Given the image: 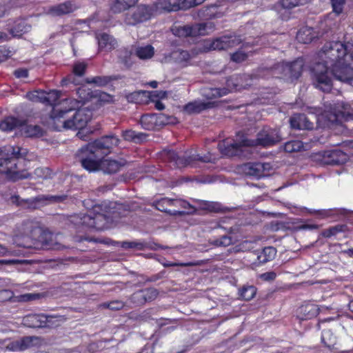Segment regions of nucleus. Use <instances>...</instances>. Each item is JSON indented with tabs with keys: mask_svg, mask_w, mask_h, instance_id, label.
<instances>
[{
	"mask_svg": "<svg viewBox=\"0 0 353 353\" xmlns=\"http://www.w3.org/2000/svg\"><path fill=\"white\" fill-rule=\"evenodd\" d=\"M152 9L146 5H139L132 13L125 16V21L128 25L135 26L150 19Z\"/></svg>",
	"mask_w": 353,
	"mask_h": 353,
	"instance_id": "2eb2a0df",
	"label": "nucleus"
},
{
	"mask_svg": "<svg viewBox=\"0 0 353 353\" xmlns=\"http://www.w3.org/2000/svg\"><path fill=\"white\" fill-rule=\"evenodd\" d=\"M135 54L140 59H149L154 54V49L151 45L138 47L136 49Z\"/></svg>",
	"mask_w": 353,
	"mask_h": 353,
	"instance_id": "a19ab883",
	"label": "nucleus"
},
{
	"mask_svg": "<svg viewBox=\"0 0 353 353\" xmlns=\"http://www.w3.org/2000/svg\"><path fill=\"white\" fill-rule=\"evenodd\" d=\"M332 7V10L336 14H340L343 12L345 0H330Z\"/></svg>",
	"mask_w": 353,
	"mask_h": 353,
	"instance_id": "864d4df0",
	"label": "nucleus"
},
{
	"mask_svg": "<svg viewBox=\"0 0 353 353\" xmlns=\"http://www.w3.org/2000/svg\"><path fill=\"white\" fill-rule=\"evenodd\" d=\"M176 118L163 113L144 114L140 119L139 123L141 128L145 130H159L163 126L175 123Z\"/></svg>",
	"mask_w": 353,
	"mask_h": 353,
	"instance_id": "9b49d317",
	"label": "nucleus"
},
{
	"mask_svg": "<svg viewBox=\"0 0 353 353\" xmlns=\"http://www.w3.org/2000/svg\"><path fill=\"white\" fill-rule=\"evenodd\" d=\"M242 170L246 175L259 178L263 175V166L260 163L248 162L242 165Z\"/></svg>",
	"mask_w": 353,
	"mask_h": 353,
	"instance_id": "393cba45",
	"label": "nucleus"
},
{
	"mask_svg": "<svg viewBox=\"0 0 353 353\" xmlns=\"http://www.w3.org/2000/svg\"><path fill=\"white\" fill-rule=\"evenodd\" d=\"M291 127L296 130H312L314 128L312 122L310 121L304 114H297L290 119Z\"/></svg>",
	"mask_w": 353,
	"mask_h": 353,
	"instance_id": "412c9836",
	"label": "nucleus"
},
{
	"mask_svg": "<svg viewBox=\"0 0 353 353\" xmlns=\"http://www.w3.org/2000/svg\"><path fill=\"white\" fill-rule=\"evenodd\" d=\"M350 114H346L345 112L341 110L330 111L327 115V120L332 123L336 125H341L343 121H347Z\"/></svg>",
	"mask_w": 353,
	"mask_h": 353,
	"instance_id": "e433bc0d",
	"label": "nucleus"
},
{
	"mask_svg": "<svg viewBox=\"0 0 353 353\" xmlns=\"http://www.w3.org/2000/svg\"><path fill=\"white\" fill-rule=\"evenodd\" d=\"M276 254V248L269 246L264 248L262 250L257 252L256 259L254 262L256 265L264 264L268 261H272Z\"/></svg>",
	"mask_w": 353,
	"mask_h": 353,
	"instance_id": "5701e85b",
	"label": "nucleus"
},
{
	"mask_svg": "<svg viewBox=\"0 0 353 353\" xmlns=\"http://www.w3.org/2000/svg\"><path fill=\"white\" fill-rule=\"evenodd\" d=\"M119 139L113 134L103 136L82 146L76 153V159L90 172L101 170L105 174H115L126 165L124 159H104L117 146Z\"/></svg>",
	"mask_w": 353,
	"mask_h": 353,
	"instance_id": "f03ea898",
	"label": "nucleus"
},
{
	"mask_svg": "<svg viewBox=\"0 0 353 353\" xmlns=\"http://www.w3.org/2000/svg\"><path fill=\"white\" fill-rule=\"evenodd\" d=\"M281 141V136L279 129L265 126L257 133L256 139L248 138L243 141V144L249 147L269 148Z\"/></svg>",
	"mask_w": 353,
	"mask_h": 353,
	"instance_id": "6e6552de",
	"label": "nucleus"
},
{
	"mask_svg": "<svg viewBox=\"0 0 353 353\" xmlns=\"http://www.w3.org/2000/svg\"><path fill=\"white\" fill-rule=\"evenodd\" d=\"M124 305L121 301H112L110 303H103L100 305V307L109 308L112 310H119L123 307Z\"/></svg>",
	"mask_w": 353,
	"mask_h": 353,
	"instance_id": "13d9d810",
	"label": "nucleus"
},
{
	"mask_svg": "<svg viewBox=\"0 0 353 353\" xmlns=\"http://www.w3.org/2000/svg\"><path fill=\"white\" fill-rule=\"evenodd\" d=\"M316 38L317 34L314 29L307 26L300 28L296 37L298 42L304 44L310 43Z\"/></svg>",
	"mask_w": 353,
	"mask_h": 353,
	"instance_id": "b1692460",
	"label": "nucleus"
},
{
	"mask_svg": "<svg viewBox=\"0 0 353 353\" xmlns=\"http://www.w3.org/2000/svg\"><path fill=\"white\" fill-rule=\"evenodd\" d=\"M96 39L100 51L110 52L116 48L117 44L113 36L105 32L96 34Z\"/></svg>",
	"mask_w": 353,
	"mask_h": 353,
	"instance_id": "a211bd4d",
	"label": "nucleus"
},
{
	"mask_svg": "<svg viewBox=\"0 0 353 353\" xmlns=\"http://www.w3.org/2000/svg\"><path fill=\"white\" fill-rule=\"evenodd\" d=\"M305 62L303 58H298L292 62H282L275 64L273 67L266 69L268 74L274 77L280 72L285 77L291 79H297L302 74Z\"/></svg>",
	"mask_w": 353,
	"mask_h": 353,
	"instance_id": "9d476101",
	"label": "nucleus"
},
{
	"mask_svg": "<svg viewBox=\"0 0 353 353\" xmlns=\"http://www.w3.org/2000/svg\"><path fill=\"white\" fill-rule=\"evenodd\" d=\"M248 58V55L243 51L238 50L231 54L230 59L235 63H242Z\"/></svg>",
	"mask_w": 353,
	"mask_h": 353,
	"instance_id": "6e6d98bb",
	"label": "nucleus"
},
{
	"mask_svg": "<svg viewBox=\"0 0 353 353\" xmlns=\"http://www.w3.org/2000/svg\"><path fill=\"white\" fill-rule=\"evenodd\" d=\"M172 33L179 37H194L193 25L174 26L172 28Z\"/></svg>",
	"mask_w": 353,
	"mask_h": 353,
	"instance_id": "58836bf2",
	"label": "nucleus"
},
{
	"mask_svg": "<svg viewBox=\"0 0 353 353\" xmlns=\"http://www.w3.org/2000/svg\"><path fill=\"white\" fill-rule=\"evenodd\" d=\"M347 230V226L345 224H338L323 230L321 235L324 238H330L339 233L345 232Z\"/></svg>",
	"mask_w": 353,
	"mask_h": 353,
	"instance_id": "ea45409f",
	"label": "nucleus"
},
{
	"mask_svg": "<svg viewBox=\"0 0 353 353\" xmlns=\"http://www.w3.org/2000/svg\"><path fill=\"white\" fill-rule=\"evenodd\" d=\"M72 119L63 121V126L65 129L79 130L77 136L83 140L87 141L85 132L87 130L85 126L91 119V112L89 110L77 108Z\"/></svg>",
	"mask_w": 353,
	"mask_h": 353,
	"instance_id": "1a4fd4ad",
	"label": "nucleus"
},
{
	"mask_svg": "<svg viewBox=\"0 0 353 353\" xmlns=\"http://www.w3.org/2000/svg\"><path fill=\"white\" fill-rule=\"evenodd\" d=\"M46 296V293H29L21 295L20 301H29L32 300L39 299Z\"/></svg>",
	"mask_w": 353,
	"mask_h": 353,
	"instance_id": "4d7b16f0",
	"label": "nucleus"
},
{
	"mask_svg": "<svg viewBox=\"0 0 353 353\" xmlns=\"http://www.w3.org/2000/svg\"><path fill=\"white\" fill-rule=\"evenodd\" d=\"M185 0H159L156 7L165 12H176L180 10H185Z\"/></svg>",
	"mask_w": 353,
	"mask_h": 353,
	"instance_id": "aec40b11",
	"label": "nucleus"
},
{
	"mask_svg": "<svg viewBox=\"0 0 353 353\" xmlns=\"http://www.w3.org/2000/svg\"><path fill=\"white\" fill-rule=\"evenodd\" d=\"M256 293V288H239V295L245 301H250L254 298Z\"/></svg>",
	"mask_w": 353,
	"mask_h": 353,
	"instance_id": "de8ad7c7",
	"label": "nucleus"
},
{
	"mask_svg": "<svg viewBox=\"0 0 353 353\" xmlns=\"http://www.w3.org/2000/svg\"><path fill=\"white\" fill-rule=\"evenodd\" d=\"M215 26L212 22L205 21L193 25L194 36L207 35L214 30Z\"/></svg>",
	"mask_w": 353,
	"mask_h": 353,
	"instance_id": "f704fd0d",
	"label": "nucleus"
},
{
	"mask_svg": "<svg viewBox=\"0 0 353 353\" xmlns=\"http://www.w3.org/2000/svg\"><path fill=\"white\" fill-rule=\"evenodd\" d=\"M68 199L67 194H39L35 197L25 199L23 208L34 210L50 203H61Z\"/></svg>",
	"mask_w": 353,
	"mask_h": 353,
	"instance_id": "ddd939ff",
	"label": "nucleus"
},
{
	"mask_svg": "<svg viewBox=\"0 0 353 353\" xmlns=\"http://www.w3.org/2000/svg\"><path fill=\"white\" fill-rule=\"evenodd\" d=\"M243 137L239 142H236L234 139L227 138L218 143V149L223 156L233 157H241L243 154V147H248L243 144V141L246 139Z\"/></svg>",
	"mask_w": 353,
	"mask_h": 353,
	"instance_id": "4468645a",
	"label": "nucleus"
},
{
	"mask_svg": "<svg viewBox=\"0 0 353 353\" xmlns=\"http://www.w3.org/2000/svg\"><path fill=\"white\" fill-rule=\"evenodd\" d=\"M76 8L71 1H65L62 3L50 7L49 11L51 14L56 16L67 14L74 11Z\"/></svg>",
	"mask_w": 353,
	"mask_h": 353,
	"instance_id": "bb28decb",
	"label": "nucleus"
},
{
	"mask_svg": "<svg viewBox=\"0 0 353 353\" xmlns=\"http://www.w3.org/2000/svg\"><path fill=\"white\" fill-rule=\"evenodd\" d=\"M194 52H189L181 49H177L171 52V58L176 63L182 67H186L190 65L192 58L194 57Z\"/></svg>",
	"mask_w": 353,
	"mask_h": 353,
	"instance_id": "4be33fe9",
	"label": "nucleus"
},
{
	"mask_svg": "<svg viewBox=\"0 0 353 353\" xmlns=\"http://www.w3.org/2000/svg\"><path fill=\"white\" fill-rule=\"evenodd\" d=\"M25 32L26 26L23 21L15 23L14 26L10 30V33L14 37L21 36Z\"/></svg>",
	"mask_w": 353,
	"mask_h": 353,
	"instance_id": "603ef678",
	"label": "nucleus"
},
{
	"mask_svg": "<svg viewBox=\"0 0 353 353\" xmlns=\"http://www.w3.org/2000/svg\"><path fill=\"white\" fill-rule=\"evenodd\" d=\"M121 247L125 250L136 249L142 251L148 248V244L141 241H123L121 243Z\"/></svg>",
	"mask_w": 353,
	"mask_h": 353,
	"instance_id": "a18cd8bd",
	"label": "nucleus"
},
{
	"mask_svg": "<svg viewBox=\"0 0 353 353\" xmlns=\"http://www.w3.org/2000/svg\"><path fill=\"white\" fill-rule=\"evenodd\" d=\"M20 340L21 351H24L32 347H40L43 340L36 336H28L22 337Z\"/></svg>",
	"mask_w": 353,
	"mask_h": 353,
	"instance_id": "7c9ffc66",
	"label": "nucleus"
},
{
	"mask_svg": "<svg viewBox=\"0 0 353 353\" xmlns=\"http://www.w3.org/2000/svg\"><path fill=\"white\" fill-rule=\"evenodd\" d=\"M303 148V143L300 140H292L284 144L283 150L288 153L301 151Z\"/></svg>",
	"mask_w": 353,
	"mask_h": 353,
	"instance_id": "c03bdc74",
	"label": "nucleus"
},
{
	"mask_svg": "<svg viewBox=\"0 0 353 353\" xmlns=\"http://www.w3.org/2000/svg\"><path fill=\"white\" fill-rule=\"evenodd\" d=\"M205 208L210 212H219L222 211L221 205L216 202H208L205 203Z\"/></svg>",
	"mask_w": 353,
	"mask_h": 353,
	"instance_id": "e2e57ef3",
	"label": "nucleus"
},
{
	"mask_svg": "<svg viewBox=\"0 0 353 353\" xmlns=\"http://www.w3.org/2000/svg\"><path fill=\"white\" fill-rule=\"evenodd\" d=\"M139 0H114L111 10L114 13H121L134 6Z\"/></svg>",
	"mask_w": 353,
	"mask_h": 353,
	"instance_id": "c9c22d12",
	"label": "nucleus"
},
{
	"mask_svg": "<svg viewBox=\"0 0 353 353\" xmlns=\"http://www.w3.org/2000/svg\"><path fill=\"white\" fill-rule=\"evenodd\" d=\"M23 125V121L14 117H8L0 122V130L5 132H10L16 128H19Z\"/></svg>",
	"mask_w": 353,
	"mask_h": 353,
	"instance_id": "cd10ccee",
	"label": "nucleus"
},
{
	"mask_svg": "<svg viewBox=\"0 0 353 353\" xmlns=\"http://www.w3.org/2000/svg\"><path fill=\"white\" fill-rule=\"evenodd\" d=\"M28 153L26 148L19 145H8L0 148V174L12 182L30 178Z\"/></svg>",
	"mask_w": 353,
	"mask_h": 353,
	"instance_id": "7ed1b4c3",
	"label": "nucleus"
},
{
	"mask_svg": "<svg viewBox=\"0 0 353 353\" xmlns=\"http://www.w3.org/2000/svg\"><path fill=\"white\" fill-rule=\"evenodd\" d=\"M14 53V52L11 50L10 48L0 46V63L8 60Z\"/></svg>",
	"mask_w": 353,
	"mask_h": 353,
	"instance_id": "5fc2aeb1",
	"label": "nucleus"
},
{
	"mask_svg": "<svg viewBox=\"0 0 353 353\" xmlns=\"http://www.w3.org/2000/svg\"><path fill=\"white\" fill-rule=\"evenodd\" d=\"M148 134L144 132H137L133 130H126L122 132V137L125 141L139 143L146 139Z\"/></svg>",
	"mask_w": 353,
	"mask_h": 353,
	"instance_id": "473e14b6",
	"label": "nucleus"
},
{
	"mask_svg": "<svg viewBox=\"0 0 353 353\" xmlns=\"http://www.w3.org/2000/svg\"><path fill=\"white\" fill-rule=\"evenodd\" d=\"M205 260H196L193 261H190L187 263H166L165 266L171 267V266H181V267H192V266H199L205 263Z\"/></svg>",
	"mask_w": 353,
	"mask_h": 353,
	"instance_id": "3c124183",
	"label": "nucleus"
},
{
	"mask_svg": "<svg viewBox=\"0 0 353 353\" xmlns=\"http://www.w3.org/2000/svg\"><path fill=\"white\" fill-rule=\"evenodd\" d=\"M323 63L314 64L311 70L314 85L324 92L332 89V81L329 70L340 81L351 83L353 81V50H349L346 43L339 41L326 42L321 48Z\"/></svg>",
	"mask_w": 353,
	"mask_h": 353,
	"instance_id": "f257e3e1",
	"label": "nucleus"
},
{
	"mask_svg": "<svg viewBox=\"0 0 353 353\" xmlns=\"http://www.w3.org/2000/svg\"><path fill=\"white\" fill-rule=\"evenodd\" d=\"M121 204L103 201L93 206L92 210L81 218L82 225L96 230H103L117 217L115 209L120 210Z\"/></svg>",
	"mask_w": 353,
	"mask_h": 353,
	"instance_id": "20e7f679",
	"label": "nucleus"
},
{
	"mask_svg": "<svg viewBox=\"0 0 353 353\" xmlns=\"http://www.w3.org/2000/svg\"><path fill=\"white\" fill-rule=\"evenodd\" d=\"M30 327H43L46 326L48 316L44 314H31L25 318Z\"/></svg>",
	"mask_w": 353,
	"mask_h": 353,
	"instance_id": "72a5a7b5",
	"label": "nucleus"
},
{
	"mask_svg": "<svg viewBox=\"0 0 353 353\" xmlns=\"http://www.w3.org/2000/svg\"><path fill=\"white\" fill-rule=\"evenodd\" d=\"M145 294L147 291H143L141 288L132 295V301L138 305L143 304L146 302Z\"/></svg>",
	"mask_w": 353,
	"mask_h": 353,
	"instance_id": "09e8293b",
	"label": "nucleus"
},
{
	"mask_svg": "<svg viewBox=\"0 0 353 353\" xmlns=\"http://www.w3.org/2000/svg\"><path fill=\"white\" fill-rule=\"evenodd\" d=\"M61 97V92L56 90H50L48 92L37 90L31 92H28L26 94V97L28 100L33 102H40L46 105H50L52 107L51 112H52L54 107L60 105L61 101L57 103V101ZM52 114V112H50ZM51 119L54 121H60L61 119H54L50 115Z\"/></svg>",
	"mask_w": 353,
	"mask_h": 353,
	"instance_id": "f8f14e48",
	"label": "nucleus"
},
{
	"mask_svg": "<svg viewBox=\"0 0 353 353\" xmlns=\"http://www.w3.org/2000/svg\"><path fill=\"white\" fill-rule=\"evenodd\" d=\"M211 108L210 102H190L184 105L183 110L188 114H197Z\"/></svg>",
	"mask_w": 353,
	"mask_h": 353,
	"instance_id": "c756f323",
	"label": "nucleus"
},
{
	"mask_svg": "<svg viewBox=\"0 0 353 353\" xmlns=\"http://www.w3.org/2000/svg\"><path fill=\"white\" fill-rule=\"evenodd\" d=\"M77 94L79 99L66 98L61 100L60 105L54 107L52 112V117L54 119H64L65 114L81 106L93 97V92L85 86H81L76 90Z\"/></svg>",
	"mask_w": 353,
	"mask_h": 353,
	"instance_id": "423d86ee",
	"label": "nucleus"
},
{
	"mask_svg": "<svg viewBox=\"0 0 353 353\" xmlns=\"http://www.w3.org/2000/svg\"><path fill=\"white\" fill-rule=\"evenodd\" d=\"M21 128L23 134L26 137H40L43 136V134L42 128L37 125H25V122L23 121V125Z\"/></svg>",
	"mask_w": 353,
	"mask_h": 353,
	"instance_id": "4c0bfd02",
	"label": "nucleus"
},
{
	"mask_svg": "<svg viewBox=\"0 0 353 353\" xmlns=\"http://www.w3.org/2000/svg\"><path fill=\"white\" fill-rule=\"evenodd\" d=\"M172 202L171 199L163 197L155 202V207L158 210L170 214H181V212L174 208H170V203Z\"/></svg>",
	"mask_w": 353,
	"mask_h": 353,
	"instance_id": "2f4dec72",
	"label": "nucleus"
},
{
	"mask_svg": "<svg viewBox=\"0 0 353 353\" xmlns=\"http://www.w3.org/2000/svg\"><path fill=\"white\" fill-rule=\"evenodd\" d=\"M276 273L274 271L267 272L259 275V278L265 281H272L276 278Z\"/></svg>",
	"mask_w": 353,
	"mask_h": 353,
	"instance_id": "bf43d9fd",
	"label": "nucleus"
},
{
	"mask_svg": "<svg viewBox=\"0 0 353 353\" xmlns=\"http://www.w3.org/2000/svg\"><path fill=\"white\" fill-rule=\"evenodd\" d=\"M143 291H147V294H145L146 301H152L154 299L159 292L156 288H142Z\"/></svg>",
	"mask_w": 353,
	"mask_h": 353,
	"instance_id": "052dcab7",
	"label": "nucleus"
},
{
	"mask_svg": "<svg viewBox=\"0 0 353 353\" xmlns=\"http://www.w3.org/2000/svg\"><path fill=\"white\" fill-rule=\"evenodd\" d=\"M34 173L37 177L45 179L51 178L52 171L48 168L40 167L36 168Z\"/></svg>",
	"mask_w": 353,
	"mask_h": 353,
	"instance_id": "8fccbe9b",
	"label": "nucleus"
},
{
	"mask_svg": "<svg viewBox=\"0 0 353 353\" xmlns=\"http://www.w3.org/2000/svg\"><path fill=\"white\" fill-rule=\"evenodd\" d=\"M163 157L171 168L179 169L188 166L195 167L197 161L209 163L213 161L210 153L201 156L198 154H190L188 152H178L173 150L164 151Z\"/></svg>",
	"mask_w": 353,
	"mask_h": 353,
	"instance_id": "39448f33",
	"label": "nucleus"
},
{
	"mask_svg": "<svg viewBox=\"0 0 353 353\" xmlns=\"http://www.w3.org/2000/svg\"><path fill=\"white\" fill-rule=\"evenodd\" d=\"M19 232L13 236V243L17 247L30 248L32 247V240L35 234L40 232L41 228L38 223L32 219L23 221L18 228Z\"/></svg>",
	"mask_w": 353,
	"mask_h": 353,
	"instance_id": "0eeeda50",
	"label": "nucleus"
},
{
	"mask_svg": "<svg viewBox=\"0 0 353 353\" xmlns=\"http://www.w3.org/2000/svg\"><path fill=\"white\" fill-rule=\"evenodd\" d=\"M236 45L235 39L231 36H223L214 39L207 47L208 50H222L232 48Z\"/></svg>",
	"mask_w": 353,
	"mask_h": 353,
	"instance_id": "6ab92c4d",
	"label": "nucleus"
},
{
	"mask_svg": "<svg viewBox=\"0 0 353 353\" xmlns=\"http://www.w3.org/2000/svg\"><path fill=\"white\" fill-rule=\"evenodd\" d=\"M12 296V293L8 289L0 290V300L2 301L10 300Z\"/></svg>",
	"mask_w": 353,
	"mask_h": 353,
	"instance_id": "69168bd1",
	"label": "nucleus"
},
{
	"mask_svg": "<svg viewBox=\"0 0 353 353\" xmlns=\"http://www.w3.org/2000/svg\"><path fill=\"white\" fill-rule=\"evenodd\" d=\"M348 156L341 150L335 149L325 151L322 157V162L325 165H341L345 163Z\"/></svg>",
	"mask_w": 353,
	"mask_h": 353,
	"instance_id": "f3484780",
	"label": "nucleus"
},
{
	"mask_svg": "<svg viewBox=\"0 0 353 353\" xmlns=\"http://www.w3.org/2000/svg\"><path fill=\"white\" fill-rule=\"evenodd\" d=\"M88 64L84 61H77L74 63L72 67V74L67 75L63 78L61 81L62 86H68L70 84L77 85L79 84L77 79V77H81L84 76Z\"/></svg>",
	"mask_w": 353,
	"mask_h": 353,
	"instance_id": "dca6fc26",
	"label": "nucleus"
},
{
	"mask_svg": "<svg viewBox=\"0 0 353 353\" xmlns=\"http://www.w3.org/2000/svg\"><path fill=\"white\" fill-rule=\"evenodd\" d=\"M226 92H221V89L211 88L210 89V92L208 94H206V97L208 98H216L221 97L223 94H226Z\"/></svg>",
	"mask_w": 353,
	"mask_h": 353,
	"instance_id": "0e129e2a",
	"label": "nucleus"
},
{
	"mask_svg": "<svg viewBox=\"0 0 353 353\" xmlns=\"http://www.w3.org/2000/svg\"><path fill=\"white\" fill-rule=\"evenodd\" d=\"M321 341L328 347H334L336 344V337L332 329H325L322 333Z\"/></svg>",
	"mask_w": 353,
	"mask_h": 353,
	"instance_id": "37998d69",
	"label": "nucleus"
},
{
	"mask_svg": "<svg viewBox=\"0 0 353 353\" xmlns=\"http://www.w3.org/2000/svg\"><path fill=\"white\" fill-rule=\"evenodd\" d=\"M319 312L317 305L307 303L299 308V315L301 319H310L315 317Z\"/></svg>",
	"mask_w": 353,
	"mask_h": 353,
	"instance_id": "a878e982",
	"label": "nucleus"
},
{
	"mask_svg": "<svg viewBox=\"0 0 353 353\" xmlns=\"http://www.w3.org/2000/svg\"><path fill=\"white\" fill-rule=\"evenodd\" d=\"M119 79V76L117 75L96 76L94 77L87 78L85 79V82L89 84H94L99 87H105Z\"/></svg>",
	"mask_w": 353,
	"mask_h": 353,
	"instance_id": "c85d7f7f",
	"label": "nucleus"
},
{
	"mask_svg": "<svg viewBox=\"0 0 353 353\" xmlns=\"http://www.w3.org/2000/svg\"><path fill=\"white\" fill-rule=\"evenodd\" d=\"M310 0H279L280 6L284 8L290 10L300 5H304Z\"/></svg>",
	"mask_w": 353,
	"mask_h": 353,
	"instance_id": "49530a36",
	"label": "nucleus"
},
{
	"mask_svg": "<svg viewBox=\"0 0 353 353\" xmlns=\"http://www.w3.org/2000/svg\"><path fill=\"white\" fill-rule=\"evenodd\" d=\"M143 291H147V294H145L146 301H152L154 299L159 292L156 288H142Z\"/></svg>",
	"mask_w": 353,
	"mask_h": 353,
	"instance_id": "680f3d73",
	"label": "nucleus"
},
{
	"mask_svg": "<svg viewBox=\"0 0 353 353\" xmlns=\"http://www.w3.org/2000/svg\"><path fill=\"white\" fill-rule=\"evenodd\" d=\"M14 74L17 78H27L28 77V70L24 68L15 70Z\"/></svg>",
	"mask_w": 353,
	"mask_h": 353,
	"instance_id": "774afa93",
	"label": "nucleus"
},
{
	"mask_svg": "<svg viewBox=\"0 0 353 353\" xmlns=\"http://www.w3.org/2000/svg\"><path fill=\"white\" fill-rule=\"evenodd\" d=\"M6 349L11 351H21L20 340H17L9 343L6 346Z\"/></svg>",
	"mask_w": 353,
	"mask_h": 353,
	"instance_id": "338daca9",
	"label": "nucleus"
},
{
	"mask_svg": "<svg viewBox=\"0 0 353 353\" xmlns=\"http://www.w3.org/2000/svg\"><path fill=\"white\" fill-rule=\"evenodd\" d=\"M215 8L213 5L204 6L198 10L196 17L203 20L211 19L215 16Z\"/></svg>",
	"mask_w": 353,
	"mask_h": 353,
	"instance_id": "79ce46f5",
	"label": "nucleus"
}]
</instances>
